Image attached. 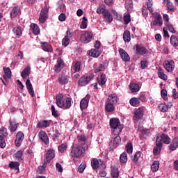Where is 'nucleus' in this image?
<instances>
[{
  "label": "nucleus",
  "mask_w": 178,
  "mask_h": 178,
  "mask_svg": "<svg viewBox=\"0 0 178 178\" xmlns=\"http://www.w3.org/2000/svg\"><path fill=\"white\" fill-rule=\"evenodd\" d=\"M56 105L58 108L70 109V106H72V98L66 95H63L62 93H60L56 96Z\"/></svg>",
  "instance_id": "obj_1"
},
{
  "label": "nucleus",
  "mask_w": 178,
  "mask_h": 178,
  "mask_svg": "<svg viewBox=\"0 0 178 178\" xmlns=\"http://www.w3.org/2000/svg\"><path fill=\"white\" fill-rule=\"evenodd\" d=\"M110 127H111L112 133L115 136H119L123 130V125L120 124V120L118 118H111L110 120Z\"/></svg>",
  "instance_id": "obj_2"
},
{
  "label": "nucleus",
  "mask_w": 178,
  "mask_h": 178,
  "mask_svg": "<svg viewBox=\"0 0 178 178\" xmlns=\"http://www.w3.org/2000/svg\"><path fill=\"white\" fill-rule=\"evenodd\" d=\"M95 76L93 74L89 73L83 75L79 80V86L81 87H84V86H87L92 79H94Z\"/></svg>",
  "instance_id": "obj_3"
},
{
  "label": "nucleus",
  "mask_w": 178,
  "mask_h": 178,
  "mask_svg": "<svg viewBox=\"0 0 178 178\" xmlns=\"http://www.w3.org/2000/svg\"><path fill=\"white\" fill-rule=\"evenodd\" d=\"M93 36L94 34L92 32L85 31L84 33L81 35V42H83V44H88V42H91Z\"/></svg>",
  "instance_id": "obj_4"
},
{
  "label": "nucleus",
  "mask_w": 178,
  "mask_h": 178,
  "mask_svg": "<svg viewBox=\"0 0 178 178\" xmlns=\"http://www.w3.org/2000/svg\"><path fill=\"white\" fill-rule=\"evenodd\" d=\"M81 155H83V146L76 145L72 147L71 151V156H72V158H80Z\"/></svg>",
  "instance_id": "obj_5"
},
{
  "label": "nucleus",
  "mask_w": 178,
  "mask_h": 178,
  "mask_svg": "<svg viewBox=\"0 0 178 178\" xmlns=\"http://www.w3.org/2000/svg\"><path fill=\"white\" fill-rule=\"evenodd\" d=\"M91 165L94 170H95V169H98V168L100 169H105V168H106V165L104 163V161L97 159H92Z\"/></svg>",
  "instance_id": "obj_6"
},
{
  "label": "nucleus",
  "mask_w": 178,
  "mask_h": 178,
  "mask_svg": "<svg viewBox=\"0 0 178 178\" xmlns=\"http://www.w3.org/2000/svg\"><path fill=\"white\" fill-rule=\"evenodd\" d=\"M144 112H145V107L144 106L139 107L135 110L133 117L134 120H138V119H141V118L144 116Z\"/></svg>",
  "instance_id": "obj_7"
},
{
  "label": "nucleus",
  "mask_w": 178,
  "mask_h": 178,
  "mask_svg": "<svg viewBox=\"0 0 178 178\" xmlns=\"http://www.w3.org/2000/svg\"><path fill=\"white\" fill-rule=\"evenodd\" d=\"M48 7L45 6L44 7L40 14L39 20L40 23H44V22H47V19H48Z\"/></svg>",
  "instance_id": "obj_8"
},
{
  "label": "nucleus",
  "mask_w": 178,
  "mask_h": 178,
  "mask_svg": "<svg viewBox=\"0 0 178 178\" xmlns=\"http://www.w3.org/2000/svg\"><path fill=\"white\" fill-rule=\"evenodd\" d=\"M133 49H135L137 55L144 56V55L147 54V49L144 46H141L139 44L134 45Z\"/></svg>",
  "instance_id": "obj_9"
},
{
  "label": "nucleus",
  "mask_w": 178,
  "mask_h": 178,
  "mask_svg": "<svg viewBox=\"0 0 178 178\" xmlns=\"http://www.w3.org/2000/svg\"><path fill=\"white\" fill-rule=\"evenodd\" d=\"M161 26L163 24V21H162V15L161 14H156L154 17V20L151 23L150 26L152 29H154V26Z\"/></svg>",
  "instance_id": "obj_10"
},
{
  "label": "nucleus",
  "mask_w": 178,
  "mask_h": 178,
  "mask_svg": "<svg viewBox=\"0 0 178 178\" xmlns=\"http://www.w3.org/2000/svg\"><path fill=\"white\" fill-rule=\"evenodd\" d=\"M65 67V62L62 58H58L57 60V63L54 66V70L56 73H60V70Z\"/></svg>",
  "instance_id": "obj_11"
},
{
  "label": "nucleus",
  "mask_w": 178,
  "mask_h": 178,
  "mask_svg": "<svg viewBox=\"0 0 178 178\" xmlns=\"http://www.w3.org/2000/svg\"><path fill=\"white\" fill-rule=\"evenodd\" d=\"M24 140V134L22 131H18L16 134V139L15 140V145L16 147L22 145V143Z\"/></svg>",
  "instance_id": "obj_12"
},
{
  "label": "nucleus",
  "mask_w": 178,
  "mask_h": 178,
  "mask_svg": "<svg viewBox=\"0 0 178 178\" xmlns=\"http://www.w3.org/2000/svg\"><path fill=\"white\" fill-rule=\"evenodd\" d=\"M163 67L167 72H172L175 69V62L172 60H165L163 63Z\"/></svg>",
  "instance_id": "obj_13"
},
{
  "label": "nucleus",
  "mask_w": 178,
  "mask_h": 178,
  "mask_svg": "<svg viewBox=\"0 0 178 178\" xmlns=\"http://www.w3.org/2000/svg\"><path fill=\"white\" fill-rule=\"evenodd\" d=\"M162 147H163V143H161L160 140H156V146H154L153 149L154 155H159L161 154Z\"/></svg>",
  "instance_id": "obj_14"
},
{
  "label": "nucleus",
  "mask_w": 178,
  "mask_h": 178,
  "mask_svg": "<svg viewBox=\"0 0 178 178\" xmlns=\"http://www.w3.org/2000/svg\"><path fill=\"white\" fill-rule=\"evenodd\" d=\"M90 95H87L80 102V108L81 111L87 109L88 108V102H90Z\"/></svg>",
  "instance_id": "obj_15"
},
{
  "label": "nucleus",
  "mask_w": 178,
  "mask_h": 178,
  "mask_svg": "<svg viewBox=\"0 0 178 178\" xmlns=\"http://www.w3.org/2000/svg\"><path fill=\"white\" fill-rule=\"evenodd\" d=\"M55 158V150L54 149H49L47 152L46 154V162L51 163V161Z\"/></svg>",
  "instance_id": "obj_16"
},
{
  "label": "nucleus",
  "mask_w": 178,
  "mask_h": 178,
  "mask_svg": "<svg viewBox=\"0 0 178 178\" xmlns=\"http://www.w3.org/2000/svg\"><path fill=\"white\" fill-rule=\"evenodd\" d=\"M156 140H159L160 143H163L164 144H170V138L165 134H162L161 136H156Z\"/></svg>",
  "instance_id": "obj_17"
},
{
  "label": "nucleus",
  "mask_w": 178,
  "mask_h": 178,
  "mask_svg": "<svg viewBox=\"0 0 178 178\" xmlns=\"http://www.w3.org/2000/svg\"><path fill=\"white\" fill-rule=\"evenodd\" d=\"M10 126L9 129L11 133H15L17 130V126H19V123L16 122V119H10L9 120Z\"/></svg>",
  "instance_id": "obj_18"
},
{
  "label": "nucleus",
  "mask_w": 178,
  "mask_h": 178,
  "mask_svg": "<svg viewBox=\"0 0 178 178\" xmlns=\"http://www.w3.org/2000/svg\"><path fill=\"white\" fill-rule=\"evenodd\" d=\"M51 126V122L47 120H44L38 122L36 127L37 129H47Z\"/></svg>",
  "instance_id": "obj_19"
},
{
  "label": "nucleus",
  "mask_w": 178,
  "mask_h": 178,
  "mask_svg": "<svg viewBox=\"0 0 178 178\" xmlns=\"http://www.w3.org/2000/svg\"><path fill=\"white\" fill-rule=\"evenodd\" d=\"M120 55L124 62H129L130 60V56L127 53L126 50L120 48L119 49Z\"/></svg>",
  "instance_id": "obj_20"
},
{
  "label": "nucleus",
  "mask_w": 178,
  "mask_h": 178,
  "mask_svg": "<svg viewBox=\"0 0 178 178\" xmlns=\"http://www.w3.org/2000/svg\"><path fill=\"white\" fill-rule=\"evenodd\" d=\"M106 102L116 105L118 104V95H116L115 93L108 95Z\"/></svg>",
  "instance_id": "obj_21"
},
{
  "label": "nucleus",
  "mask_w": 178,
  "mask_h": 178,
  "mask_svg": "<svg viewBox=\"0 0 178 178\" xmlns=\"http://www.w3.org/2000/svg\"><path fill=\"white\" fill-rule=\"evenodd\" d=\"M103 17L107 23H112V22H113V16L109 10L104 11Z\"/></svg>",
  "instance_id": "obj_22"
},
{
  "label": "nucleus",
  "mask_w": 178,
  "mask_h": 178,
  "mask_svg": "<svg viewBox=\"0 0 178 178\" xmlns=\"http://www.w3.org/2000/svg\"><path fill=\"white\" fill-rule=\"evenodd\" d=\"M39 138H40V140H42L43 143H44V144H46V145H48V144H49V138H48V135L47 134V133H45V131H40L39 133Z\"/></svg>",
  "instance_id": "obj_23"
},
{
  "label": "nucleus",
  "mask_w": 178,
  "mask_h": 178,
  "mask_svg": "<svg viewBox=\"0 0 178 178\" xmlns=\"http://www.w3.org/2000/svg\"><path fill=\"white\" fill-rule=\"evenodd\" d=\"M26 88L28 90V92L30 94L31 97H35V94L34 93V89L33 88V84L30 81V79H27L26 82Z\"/></svg>",
  "instance_id": "obj_24"
},
{
  "label": "nucleus",
  "mask_w": 178,
  "mask_h": 178,
  "mask_svg": "<svg viewBox=\"0 0 178 178\" xmlns=\"http://www.w3.org/2000/svg\"><path fill=\"white\" fill-rule=\"evenodd\" d=\"M178 148V137H175L170 143L169 145V149L170 151H176Z\"/></svg>",
  "instance_id": "obj_25"
},
{
  "label": "nucleus",
  "mask_w": 178,
  "mask_h": 178,
  "mask_svg": "<svg viewBox=\"0 0 178 178\" xmlns=\"http://www.w3.org/2000/svg\"><path fill=\"white\" fill-rule=\"evenodd\" d=\"M57 81L62 86L67 84L69 83V76L66 75H61L58 77Z\"/></svg>",
  "instance_id": "obj_26"
},
{
  "label": "nucleus",
  "mask_w": 178,
  "mask_h": 178,
  "mask_svg": "<svg viewBox=\"0 0 178 178\" xmlns=\"http://www.w3.org/2000/svg\"><path fill=\"white\" fill-rule=\"evenodd\" d=\"M20 13V7L19 6H15L13 8L12 11L10 13V17L12 19H15V17H17V15Z\"/></svg>",
  "instance_id": "obj_27"
},
{
  "label": "nucleus",
  "mask_w": 178,
  "mask_h": 178,
  "mask_svg": "<svg viewBox=\"0 0 178 178\" xmlns=\"http://www.w3.org/2000/svg\"><path fill=\"white\" fill-rule=\"evenodd\" d=\"M120 143H122V138L119 136V135H117L111 141L113 148H118V145H120Z\"/></svg>",
  "instance_id": "obj_28"
},
{
  "label": "nucleus",
  "mask_w": 178,
  "mask_h": 178,
  "mask_svg": "<svg viewBox=\"0 0 178 178\" xmlns=\"http://www.w3.org/2000/svg\"><path fill=\"white\" fill-rule=\"evenodd\" d=\"M31 70V68L30 67V65H27L21 73L22 79H27L28 76H30Z\"/></svg>",
  "instance_id": "obj_29"
},
{
  "label": "nucleus",
  "mask_w": 178,
  "mask_h": 178,
  "mask_svg": "<svg viewBox=\"0 0 178 178\" xmlns=\"http://www.w3.org/2000/svg\"><path fill=\"white\" fill-rule=\"evenodd\" d=\"M3 72L5 73V75L3 76V79L5 81H6L7 79H11L12 78V71H10V68L9 67H4Z\"/></svg>",
  "instance_id": "obj_30"
},
{
  "label": "nucleus",
  "mask_w": 178,
  "mask_h": 178,
  "mask_svg": "<svg viewBox=\"0 0 178 178\" xmlns=\"http://www.w3.org/2000/svg\"><path fill=\"white\" fill-rule=\"evenodd\" d=\"M42 49L45 52H52V51H53L52 46H51V44H49L47 42H44L42 43Z\"/></svg>",
  "instance_id": "obj_31"
},
{
  "label": "nucleus",
  "mask_w": 178,
  "mask_h": 178,
  "mask_svg": "<svg viewBox=\"0 0 178 178\" xmlns=\"http://www.w3.org/2000/svg\"><path fill=\"white\" fill-rule=\"evenodd\" d=\"M115 105L112 103H108V102H106L105 105V111L106 112H113L115 111Z\"/></svg>",
  "instance_id": "obj_32"
},
{
  "label": "nucleus",
  "mask_w": 178,
  "mask_h": 178,
  "mask_svg": "<svg viewBox=\"0 0 178 178\" xmlns=\"http://www.w3.org/2000/svg\"><path fill=\"white\" fill-rule=\"evenodd\" d=\"M157 74H158V76L159 77V79H161V80H164L165 81H166V80H168V76L166 74H165L163 70H162L161 68H159L158 70Z\"/></svg>",
  "instance_id": "obj_33"
},
{
  "label": "nucleus",
  "mask_w": 178,
  "mask_h": 178,
  "mask_svg": "<svg viewBox=\"0 0 178 178\" xmlns=\"http://www.w3.org/2000/svg\"><path fill=\"white\" fill-rule=\"evenodd\" d=\"M101 55V52L97 49H92L89 52V56H92V58H98Z\"/></svg>",
  "instance_id": "obj_34"
},
{
  "label": "nucleus",
  "mask_w": 178,
  "mask_h": 178,
  "mask_svg": "<svg viewBox=\"0 0 178 178\" xmlns=\"http://www.w3.org/2000/svg\"><path fill=\"white\" fill-rule=\"evenodd\" d=\"M129 104L131 106H138V105H140V99L133 97L129 100Z\"/></svg>",
  "instance_id": "obj_35"
},
{
  "label": "nucleus",
  "mask_w": 178,
  "mask_h": 178,
  "mask_svg": "<svg viewBox=\"0 0 178 178\" xmlns=\"http://www.w3.org/2000/svg\"><path fill=\"white\" fill-rule=\"evenodd\" d=\"M81 69V63L77 61L76 62L73 67H72V70H74V73H77L79 72Z\"/></svg>",
  "instance_id": "obj_36"
},
{
  "label": "nucleus",
  "mask_w": 178,
  "mask_h": 178,
  "mask_svg": "<svg viewBox=\"0 0 178 178\" xmlns=\"http://www.w3.org/2000/svg\"><path fill=\"white\" fill-rule=\"evenodd\" d=\"M123 39L125 42H130L131 38L130 37V31H125L123 34Z\"/></svg>",
  "instance_id": "obj_37"
},
{
  "label": "nucleus",
  "mask_w": 178,
  "mask_h": 178,
  "mask_svg": "<svg viewBox=\"0 0 178 178\" xmlns=\"http://www.w3.org/2000/svg\"><path fill=\"white\" fill-rule=\"evenodd\" d=\"M129 88L133 92H138L140 91V86L137 83H131L129 86Z\"/></svg>",
  "instance_id": "obj_38"
},
{
  "label": "nucleus",
  "mask_w": 178,
  "mask_h": 178,
  "mask_svg": "<svg viewBox=\"0 0 178 178\" xmlns=\"http://www.w3.org/2000/svg\"><path fill=\"white\" fill-rule=\"evenodd\" d=\"M31 29H32L35 35H38V34H40V27L38 26V25H37V24H31Z\"/></svg>",
  "instance_id": "obj_39"
},
{
  "label": "nucleus",
  "mask_w": 178,
  "mask_h": 178,
  "mask_svg": "<svg viewBox=\"0 0 178 178\" xmlns=\"http://www.w3.org/2000/svg\"><path fill=\"white\" fill-rule=\"evenodd\" d=\"M159 169V161H155L151 165V170L152 172H158Z\"/></svg>",
  "instance_id": "obj_40"
},
{
  "label": "nucleus",
  "mask_w": 178,
  "mask_h": 178,
  "mask_svg": "<svg viewBox=\"0 0 178 178\" xmlns=\"http://www.w3.org/2000/svg\"><path fill=\"white\" fill-rule=\"evenodd\" d=\"M140 156H141V152H136L134 156L131 157V159L133 162H138V159H140Z\"/></svg>",
  "instance_id": "obj_41"
},
{
  "label": "nucleus",
  "mask_w": 178,
  "mask_h": 178,
  "mask_svg": "<svg viewBox=\"0 0 178 178\" xmlns=\"http://www.w3.org/2000/svg\"><path fill=\"white\" fill-rule=\"evenodd\" d=\"M170 44L173 45V47H178V39L175 35H171L170 37Z\"/></svg>",
  "instance_id": "obj_42"
},
{
  "label": "nucleus",
  "mask_w": 178,
  "mask_h": 178,
  "mask_svg": "<svg viewBox=\"0 0 178 178\" xmlns=\"http://www.w3.org/2000/svg\"><path fill=\"white\" fill-rule=\"evenodd\" d=\"M120 161L121 163H126L127 162V153L124 152L120 156Z\"/></svg>",
  "instance_id": "obj_43"
},
{
  "label": "nucleus",
  "mask_w": 178,
  "mask_h": 178,
  "mask_svg": "<svg viewBox=\"0 0 178 178\" xmlns=\"http://www.w3.org/2000/svg\"><path fill=\"white\" fill-rule=\"evenodd\" d=\"M47 163H48L47 161H44L43 165L38 168V173H39V175H42V173H44V172H45V168H47Z\"/></svg>",
  "instance_id": "obj_44"
},
{
  "label": "nucleus",
  "mask_w": 178,
  "mask_h": 178,
  "mask_svg": "<svg viewBox=\"0 0 178 178\" xmlns=\"http://www.w3.org/2000/svg\"><path fill=\"white\" fill-rule=\"evenodd\" d=\"M14 34L16 37H21L22 36V29L19 26H16L13 29Z\"/></svg>",
  "instance_id": "obj_45"
},
{
  "label": "nucleus",
  "mask_w": 178,
  "mask_h": 178,
  "mask_svg": "<svg viewBox=\"0 0 178 178\" xmlns=\"http://www.w3.org/2000/svg\"><path fill=\"white\" fill-rule=\"evenodd\" d=\"M19 166H20V163L19 162L12 161L9 164V168H10V169H15V170L19 169Z\"/></svg>",
  "instance_id": "obj_46"
},
{
  "label": "nucleus",
  "mask_w": 178,
  "mask_h": 178,
  "mask_svg": "<svg viewBox=\"0 0 178 178\" xmlns=\"http://www.w3.org/2000/svg\"><path fill=\"white\" fill-rule=\"evenodd\" d=\"M105 70V66L102 64H98L97 67H95V73H99V72H104Z\"/></svg>",
  "instance_id": "obj_47"
},
{
  "label": "nucleus",
  "mask_w": 178,
  "mask_h": 178,
  "mask_svg": "<svg viewBox=\"0 0 178 178\" xmlns=\"http://www.w3.org/2000/svg\"><path fill=\"white\" fill-rule=\"evenodd\" d=\"M66 149H67V144L66 143H63L58 146V151L61 152V154H63Z\"/></svg>",
  "instance_id": "obj_48"
},
{
  "label": "nucleus",
  "mask_w": 178,
  "mask_h": 178,
  "mask_svg": "<svg viewBox=\"0 0 178 178\" xmlns=\"http://www.w3.org/2000/svg\"><path fill=\"white\" fill-rule=\"evenodd\" d=\"M15 155V158H17V159H18L19 162H22V161H23V158L22 157L23 156V152L22 150L17 151Z\"/></svg>",
  "instance_id": "obj_49"
},
{
  "label": "nucleus",
  "mask_w": 178,
  "mask_h": 178,
  "mask_svg": "<svg viewBox=\"0 0 178 178\" xmlns=\"http://www.w3.org/2000/svg\"><path fill=\"white\" fill-rule=\"evenodd\" d=\"M159 109L161 112H166L168 109V106L165 104H160L159 105Z\"/></svg>",
  "instance_id": "obj_50"
},
{
  "label": "nucleus",
  "mask_w": 178,
  "mask_h": 178,
  "mask_svg": "<svg viewBox=\"0 0 178 178\" xmlns=\"http://www.w3.org/2000/svg\"><path fill=\"white\" fill-rule=\"evenodd\" d=\"M87 22H88L87 17H83L82 18V22H81L80 28L82 29H87V25H88Z\"/></svg>",
  "instance_id": "obj_51"
},
{
  "label": "nucleus",
  "mask_w": 178,
  "mask_h": 178,
  "mask_svg": "<svg viewBox=\"0 0 178 178\" xmlns=\"http://www.w3.org/2000/svg\"><path fill=\"white\" fill-rule=\"evenodd\" d=\"M165 3H166V8L168 10H170V12H173V10H175V8H173V3L169 1H166Z\"/></svg>",
  "instance_id": "obj_52"
},
{
  "label": "nucleus",
  "mask_w": 178,
  "mask_h": 178,
  "mask_svg": "<svg viewBox=\"0 0 178 178\" xmlns=\"http://www.w3.org/2000/svg\"><path fill=\"white\" fill-rule=\"evenodd\" d=\"M70 44V39L67 36H65V38L62 40V44L64 47H67V45Z\"/></svg>",
  "instance_id": "obj_53"
},
{
  "label": "nucleus",
  "mask_w": 178,
  "mask_h": 178,
  "mask_svg": "<svg viewBox=\"0 0 178 178\" xmlns=\"http://www.w3.org/2000/svg\"><path fill=\"white\" fill-rule=\"evenodd\" d=\"M166 26L170 33H172V34H176V30H175V28H173V25L170 24H167Z\"/></svg>",
  "instance_id": "obj_54"
},
{
  "label": "nucleus",
  "mask_w": 178,
  "mask_h": 178,
  "mask_svg": "<svg viewBox=\"0 0 178 178\" xmlns=\"http://www.w3.org/2000/svg\"><path fill=\"white\" fill-rule=\"evenodd\" d=\"M106 75L105 74H101V81H99V84H102V86L105 85L106 83Z\"/></svg>",
  "instance_id": "obj_55"
},
{
  "label": "nucleus",
  "mask_w": 178,
  "mask_h": 178,
  "mask_svg": "<svg viewBox=\"0 0 178 178\" xmlns=\"http://www.w3.org/2000/svg\"><path fill=\"white\" fill-rule=\"evenodd\" d=\"M126 150L128 154H131L133 152V145L131 143H127L126 145Z\"/></svg>",
  "instance_id": "obj_56"
},
{
  "label": "nucleus",
  "mask_w": 178,
  "mask_h": 178,
  "mask_svg": "<svg viewBox=\"0 0 178 178\" xmlns=\"http://www.w3.org/2000/svg\"><path fill=\"white\" fill-rule=\"evenodd\" d=\"M0 133L3 137H8V129L6 128L2 127L0 129Z\"/></svg>",
  "instance_id": "obj_57"
},
{
  "label": "nucleus",
  "mask_w": 178,
  "mask_h": 178,
  "mask_svg": "<svg viewBox=\"0 0 178 178\" xmlns=\"http://www.w3.org/2000/svg\"><path fill=\"white\" fill-rule=\"evenodd\" d=\"M124 24H129V23L131 22V19L130 17L129 14H127L126 15L124 16Z\"/></svg>",
  "instance_id": "obj_58"
},
{
  "label": "nucleus",
  "mask_w": 178,
  "mask_h": 178,
  "mask_svg": "<svg viewBox=\"0 0 178 178\" xmlns=\"http://www.w3.org/2000/svg\"><path fill=\"white\" fill-rule=\"evenodd\" d=\"M140 67L143 70L148 67V60H145L140 61Z\"/></svg>",
  "instance_id": "obj_59"
},
{
  "label": "nucleus",
  "mask_w": 178,
  "mask_h": 178,
  "mask_svg": "<svg viewBox=\"0 0 178 178\" xmlns=\"http://www.w3.org/2000/svg\"><path fill=\"white\" fill-rule=\"evenodd\" d=\"M161 94L164 101H166L168 99V92L166 91V90L165 89L161 90Z\"/></svg>",
  "instance_id": "obj_60"
},
{
  "label": "nucleus",
  "mask_w": 178,
  "mask_h": 178,
  "mask_svg": "<svg viewBox=\"0 0 178 178\" xmlns=\"http://www.w3.org/2000/svg\"><path fill=\"white\" fill-rule=\"evenodd\" d=\"M51 113L54 118H59V114L58 113V111L55 109V106H51Z\"/></svg>",
  "instance_id": "obj_61"
},
{
  "label": "nucleus",
  "mask_w": 178,
  "mask_h": 178,
  "mask_svg": "<svg viewBox=\"0 0 178 178\" xmlns=\"http://www.w3.org/2000/svg\"><path fill=\"white\" fill-rule=\"evenodd\" d=\"M138 131H140V133H141L142 134H148V129H145V128H143L141 127H138Z\"/></svg>",
  "instance_id": "obj_62"
},
{
  "label": "nucleus",
  "mask_w": 178,
  "mask_h": 178,
  "mask_svg": "<svg viewBox=\"0 0 178 178\" xmlns=\"http://www.w3.org/2000/svg\"><path fill=\"white\" fill-rule=\"evenodd\" d=\"M107 10L108 9H105L103 7H99L97 9L96 12H97V13H98V15H101V14L104 15V12H106Z\"/></svg>",
  "instance_id": "obj_63"
},
{
  "label": "nucleus",
  "mask_w": 178,
  "mask_h": 178,
  "mask_svg": "<svg viewBox=\"0 0 178 178\" xmlns=\"http://www.w3.org/2000/svg\"><path fill=\"white\" fill-rule=\"evenodd\" d=\"M85 169H86V164L81 163V165L78 168V172H79V173H83Z\"/></svg>",
  "instance_id": "obj_64"
}]
</instances>
